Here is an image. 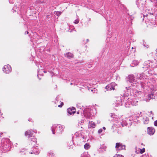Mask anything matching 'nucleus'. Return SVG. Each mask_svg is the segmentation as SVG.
Wrapping results in <instances>:
<instances>
[{
	"label": "nucleus",
	"instance_id": "f257e3e1",
	"mask_svg": "<svg viewBox=\"0 0 157 157\" xmlns=\"http://www.w3.org/2000/svg\"><path fill=\"white\" fill-rule=\"evenodd\" d=\"M11 143L7 138H3L1 142V151L5 152L10 150Z\"/></svg>",
	"mask_w": 157,
	"mask_h": 157
},
{
	"label": "nucleus",
	"instance_id": "f03ea898",
	"mask_svg": "<svg viewBox=\"0 0 157 157\" xmlns=\"http://www.w3.org/2000/svg\"><path fill=\"white\" fill-rule=\"evenodd\" d=\"M52 133H60L63 130L64 127L61 125H54L51 128Z\"/></svg>",
	"mask_w": 157,
	"mask_h": 157
},
{
	"label": "nucleus",
	"instance_id": "7ed1b4c3",
	"mask_svg": "<svg viewBox=\"0 0 157 157\" xmlns=\"http://www.w3.org/2000/svg\"><path fill=\"white\" fill-rule=\"evenodd\" d=\"M83 114L85 117L88 118H92L94 116V114L91 113V110L89 109H85L83 111Z\"/></svg>",
	"mask_w": 157,
	"mask_h": 157
},
{
	"label": "nucleus",
	"instance_id": "20e7f679",
	"mask_svg": "<svg viewBox=\"0 0 157 157\" xmlns=\"http://www.w3.org/2000/svg\"><path fill=\"white\" fill-rule=\"evenodd\" d=\"M124 99V101H127L125 103V106L126 107H130L132 106L131 99L128 98L127 97L123 96V99Z\"/></svg>",
	"mask_w": 157,
	"mask_h": 157
},
{
	"label": "nucleus",
	"instance_id": "39448f33",
	"mask_svg": "<svg viewBox=\"0 0 157 157\" xmlns=\"http://www.w3.org/2000/svg\"><path fill=\"white\" fill-rule=\"evenodd\" d=\"M123 97H122V98L120 97H117L116 98V102L115 103V104H113L114 106L122 105L123 102H124V100L123 99Z\"/></svg>",
	"mask_w": 157,
	"mask_h": 157
},
{
	"label": "nucleus",
	"instance_id": "423d86ee",
	"mask_svg": "<svg viewBox=\"0 0 157 157\" xmlns=\"http://www.w3.org/2000/svg\"><path fill=\"white\" fill-rule=\"evenodd\" d=\"M3 71L6 73H9L11 71L12 69L10 66L8 65H5L2 68Z\"/></svg>",
	"mask_w": 157,
	"mask_h": 157
},
{
	"label": "nucleus",
	"instance_id": "0eeeda50",
	"mask_svg": "<svg viewBox=\"0 0 157 157\" xmlns=\"http://www.w3.org/2000/svg\"><path fill=\"white\" fill-rule=\"evenodd\" d=\"M125 145H123L120 143H116L115 147L117 150H125Z\"/></svg>",
	"mask_w": 157,
	"mask_h": 157
},
{
	"label": "nucleus",
	"instance_id": "6e6552de",
	"mask_svg": "<svg viewBox=\"0 0 157 157\" xmlns=\"http://www.w3.org/2000/svg\"><path fill=\"white\" fill-rule=\"evenodd\" d=\"M33 132L36 133L37 131L36 130L33 131L32 130H30L29 131H27L25 132V136H28L29 137H32Z\"/></svg>",
	"mask_w": 157,
	"mask_h": 157
},
{
	"label": "nucleus",
	"instance_id": "1a4fd4ad",
	"mask_svg": "<svg viewBox=\"0 0 157 157\" xmlns=\"http://www.w3.org/2000/svg\"><path fill=\"white\" fill-rule=\"evenodd\" d=\"M114 84V83H113L108 84L105 87V89H106L107 91L111 90H114L115 89Z\"/></svg>",
	"mask_w": 157,
	"mask_h": 157
},
{
	"label": "nucleus",
	"instance_id": "9d476101",
	"mask_svg": "<svg viewBox=\"0 0 157 157\" xmlns=\"http://www.w3.org/2000/svg\"><path fill=\"white\" fill-rule=\"evenodd\" d=\"M67 112L69 115H71L75 112V109L74 107H72L71 108H69L67 109Z\"/></svg>",
	"mask_w": 157,
	"mask_h": 157
},
{
	"label": "nucleus",
	"instance_id": "9b49d317",
	"mask_svg": "<svg viewBox=\"0 0 157 157\" xmlns=\"http://www.w3.org/2000/svg\"><path fill=\"white\" fill-rule=\"evenodd\" d=\"M155 132V129L152 127H148L147 128V133L151 135H153Z\"/></svg>",
	"mask_w": 157,
	"mask_h": 157
},
{
	"label": "nucleus",
	"instance_id": "f8f14e48",
	"mask_svg": "<svg viewBox=\"0 0 157 157\" xmlns=\"http://www.w3.org/2000/svg\"><path fill=\"white\" fill-rule=\"evenodd\" d=\"M146 77V76L143 73H138L137 75V78L139 79H144Z\"/></svg>",
	"mask_w": 157,
	"mask_h": 157
},
{
	"label": "nucleus",
	"instance_id": "ddd939ff",
	"mask_svg": "<svg viewBox=\"0 0 157 157\" xmlns=\"http://www.w3.org/2000/svg\"><path fill=\"white\" fill-rule=\"evenodd\" d=\"M128 79L129 82H132L135 80L134 75H129L128 77Z\"/></svg>",
	"mask_w": 157,
	"mask_h": 157
},
{
	"label": "nucleus",
	"instance_id": "4468645a",
	"mask_svg": "<svg viewBox=\"0 0 157 157\" xmlns=\"http://www.w3.org/2000/svg\"><path fill=\"white\" fill-rule=\"evenodd\" d=\"M40 150L37 147H35L33 148V152H30L31 154H35L36 155L38 154L40 152Z\"/></svg>",
	"mask_w": 157,
	"mask_h": 157
},
{
	"label": "nucleus",
	"instance_id": "2eb2a0df",
	"mask_svg": "<svg viewBox=\"0 0 157 157\" xmlns=\"http://www.w3.org/2000/svg\"><path fill=\"white\" fill-rule=\"evenodd\" d=\"M96 126V125L95 123L93 121H89V124H88V127L89 128H94Z\"/></svg>",
	"mask_w": 157,
	"mask_h": 157
},
{
	"label": "nucleus",
	"instance_id": "dca6fc26",
	"mask_svg": "<svg viewBox=\"0 0 157 157\" xmlns=\"http://www.w3.org/2000/svg\"><path fill=\"white\" fill-rule=\"evenodd\" d=\"M132 105H137L138 101L136 99L134 98L132 99H131Z\"/></svg>",
	"mask_w": 157,
	"mask_h": 157
},
{
	"label": "nucleus",
	"instance_id": "f3484780",
	"mask_svg": "<svg viewBox=\"0 0 157 157\" xmlns=\"http://www.w3.org/2000/svg\"><path fill=\"white\" fill-rule=\"evenodd\" d=\"M65 56L69 59H70L73 57V54L71 52L66 53L64 54Z\"/></svg>",
	"mask_w": 157,
	"mask_h": 157
},
{
	"label": "nucleus",
	"instance_id": "a211bd4d",
	"mask_svg": "<svg viewBox=\"0 0 157 157\" xmlns=\"http://www.w3.org/2000/svg\"><path fill=\"white\" fill-rule=\"evenodd\" d=\"M139 63V61L136 60H134L132 62V63L131 65V66L132 67H134L138 65Z\"/></svg>",
	"mask_w": 157,
	"mask_h": 157
},
{
	"label": "nucleus",
	"instance_id": "6ab92c4d",
	"mask_svg": "<svg viewBox=\"0 0 157 157\" xmlns=\"http://www.w3.org/2000/svg\"><path fill=\"white\" fill-rule=\"evenodd\" d=\"M144 123L145 124H147L149 122V119L147 117H144L143 118Z\"/></svg>",
	"mask_w": 157,
	"mask_h": 157
},
{
	"label": "nucleus",
	"instance_id": "aec40b11",
	"mask_svg": "<svg viewBox=\"0 0 157 157\" xmlns=\"http://www.w3.org/2000/svg\"><path fill=\"white\" fill-rule=\"evenodd\" d=\"M49 156L50 157H55V154L52 151H50L48 153Z\"/></svg>",
	"mask_w": 157,
	"mask_h": 157
},
{
	"label": "nucleus",
	"instance_id": "412c9836",
	"mask_svg": "<svg viewBox=\"0 0 157 157\" xmlns=\"http://www.w3.org/2000/svg\"><path fill=\"white\" fill-rule=\"evenodd\" d=\"M144 67L146 68H148L150 67V63L148 62H146L144 64Z\"/></svg>",
	"mask_w": 157,
	"mask_h": 157
},
{
	"label": "nucleus",
	"instance_id": "4be33fe9",
	"mask_svg": "<svg viewBox=\"0 0 157 157\" xmlns=\"http://www.w3.org/2000/svg\"><path fill=\"white\" fill-rule=\"evenodd\" d=\"M90 146L89 144L88 143L85 144L84 145V147L86 149H88L90 148Z\"/></svg>",
	"mask_w": 157,
	"mask_h": 157
},
{
	"label": "nucleus",
	"instance_id": "5701e85b",
	"mask_svg": "<svg viewBox=\"0 0 157 157\" xmlns=\"http://www.w3.org/2000/svg\"><path fill=\"white\" fill-rule=\"evenodd\" d=\"M62 13L61 12L59 11H55L54 12V14L57 16H59Z\"/></svg>",
	"mask_w": 157,
	"mask_h": 157
},
{
	"label": "nucleus",
	"instance_id": "b1692460",
	"mask_svg": "<svg viewBox=\"0 0 157 157\" xmlns=\"http://www.w3.org/2000/svg\"><path fill=\"white\" fill-rule=\"evenodd\" d=\"M139 150L140 151V152L141 154L143 153L145 151V149L144 148H143L142 149L138 148Z\"/></svg>",
	"mask_w": 157,
	"mask_h": 157
},
{
	"label": "nucleus",
	"instance_id": "393cba45",
	"mask_svg": "<svg viewBox=\"0 0 157 157\" xmlns=\"http://www.w3.org/2000/svg\"><path fill=\"white\" fill-rule=\"evenodd\" d=\"M32 137L31 139V140L32 141H33V142L36 143V138L34 136Z\"/></svg>",
	"mask_w": 157,
	"mask_h": 157
},
{
	"label": "nucleus",
	"instance_id": "a878e982",
	"mask_svg": "<svg viewBox=\"0 0 157 157\" xmlns=\"http://www.w3.org/2000/svg\"><path fill=\"white\" fill-rule=\"evenodd\" d=\"M154 94H149V95H148V97L150 99L154 98Z\"/></svg>",
	"mask_w": 157,
	"mask_h": 157
},
{
	"label": "nucleus",
	"instance_id": "bb28decb",
	"mask_svg": "<svg viewBox=\"0 0 157 157\" xmlns=\"http://www.w3.org/2000/svg\"><path fill=\"white\" fill-rule=\"evenodd\" d=\"M140 85L142 88H144L145 85V84L143 82H141Z\"/></svg>",
	"mask_w": 157,
	"mask_h": 157
},
{
	"label": "nucleus",
	"instance_id": "cd10ccee",
	"mask_svg": "<svg viewBox=\"0 0 157 157\" xmlns=\"http://www.w3.org/2000/svg\"><path fill=\"white\" fill-rule=\"evenodd\" d=\"M81 157H90V155H82Z\"/></svg>",
	"mask_w": 157,
	"mask_h": 157
},
{
	"label": "nucleus",
	"instance_id": "c85d7f7f",
	"mask_svg": "<svg viewBox=\"0 0 157 157\" xmlns=\"http://www.w3.org/2000/svg\"><path fill=\"white\" fill-rule=\"evenodd\" d=\"M114 157H124V156L121 155H116L114 156Z\"/></svg>",
	"mask_w": 157,
	"mask_h": 157
},
{
	"label": "nucleus",
	"instance_id": "c756f323",
	"mask_svg": "<svg viewBox=\"0 0 157 157\" xmlns=\"http://www.w3.org/2000/svg\"><path fill=\"white\" fill-rule=\"evenodd\" d=\"M79 21V20L76 19L74 23L75 24H77L78 23Z\"/></svg>",
	"mask_w": 157,
	"mask_h": 157
},
{
	"label": "nucleus",
	"instance_id": "7c9ffc66",
	"mask_svg": "<svg viewBox=\"0 0 157 157\" xmlns=\"http://www.w3.org/2000/svg\"><path fill=\"white\" fill-rule=\"evenodd\" d=\"M106 147L105 146V145H103L102 146H101L100 147V148L101 149H104Z\"/></svg>",
	"mask_w": 157,
	"mask_h": 157
},
{
	"label": "nucleus",
	"instance_id": "2f4dec72",
	"mask_svg": "<svg viewBox=\"0 0 157 157\" xmlns=\"http://www.w3.org/2000/svg\"><path fill=\"white\" fill-rule=\"evenodd\" d=\"M63 102H61V105H58V106L59 107H62V106L63 105Z\"/></svg>",
	"mask_w": 157,
	"mask_h": 157
},
{
	"label": "nucleus",
	"instance_id": "473e14b6",
	"mask_svg": "<svg viewBox=\"0 0 157 157\" xmlns=\"http://www.w3.org/2000/svg\"><path fill=\"white\" fill-rule=\"evenodd\" d=\"M154 124L155 126H157V120L154 122Z\"/></svg>",
	"mask_w": 157,
	"mask_h": 157
},
{
	"label": "nucleus",
	"instance_id": "72a5a7b5",
	"mask_svg": "<svg viewBox=\"0 0 157 157\" xmlns=\"http://www.w3.org/2000/svg\"><path fill=\"white\" fill-rule=\"evenodd\" d=\"M102 131V130L101 129H100L98 130V133H101Z\"/></svg>",
	"mask_w": 157,
	"mask_h": 157
},
{
	"label": "nucleus",
	"instance_id": "f704fd0d",
	"mask_svg": "<svg viewBox=\"0 0 157 157\" xmlns=\"http://www.w3.org/2000/svg\"><path fill=\"white\" fill-rule=\"evenodd\" d=\"M51 15L50 14H48L46 16L47 18H48L49 17H50L51 16H50Z\"/></svg>",
	"mask_w": 157,
	"mask_h": 157
},
{
	"label": "nucleus",
	"instance_id": "c9c22d12",
	"mask_svg": "<svg viewBox=\"0 0 157 157\" xmlns=\"http://www.w3.org/2000/svg\"><path fill=\"white\" fill-rule=\"evenodd\" d=\"M126 89H127V90H129L130 89H131L130 87H126Z\"/></svg>",
	"mask_w": 157,
	"mask_h": 157
},
{
	"label": "nucleus",
	"instance_id": "e433bc0d",
	"mask_svg": "<svg viewBox=\"0 0 157 157\" xmlns=\"http://www.w3.org/2000/svg\"><path fill=\"white\" fill-rule=\"evenodd\" d=\"M137 148L136 147L135 148V150H136V152L138 153V152L137 151Z\"/></svg>",
	"mask_w": 157,
	"mask_h": 157
},
{
	"label": "nucleus",
	"instance_id": "4c0bfd02",
	"mask_svg": "<svg viewBox=\"0 0 157 157\" xmlns=\"http://www.w3.org/2000/svg\"><path fill=\"white\" fill-rule=\"evenodd\" d=\"M9 2L10 3L12 4L13 3V2L12 1V0H9Z\"/></svg>",
	"mask_w": 157,
	"mask_h": 157
},
{
	"label": "nucleus",
	"instance_id": "58836bf2",
	"mask_svg": "<svg viewBox=\"0 0 157 157\" xmlns=\"http://www.w3.org/2000/svg\"><path fill=\"white\" fill-rule=\"evenodd\" d=\"M88 67H89V68H90V67H91V65H90V64H89L88 65Z\"/></svg>",
	"mask_w": 157,
	"mask_h": 157
},
{
	"label": "nucleus",
	"instance_id": "ea45409f",
	"mask_svg": "<svg viewBox=\"0 0 157 157\" xmlns=\"http://www.w3.org/2000/svg\"><path fill=\"white\" fill-rule=\"evenodd\" d=\"M100 121H97V123L98 124H99L100 123Z\"/></svg>",
	"mask_w": 157,
	"mask_h": 157
},
{
	"label": "nucleus",
	"instance_id": "a19ab883",
	"mask_svg": "<svg viewBox=\"0 0 157 157\" xmlns=\"http://www.w3.org/2000/svg\"><path fill=\"white\" fill-rule=\"evenodd\" d=\"M103 128L104 129V130H105V128L104 127H103Z\"/></svg>",
	"mask_w": 157,
	"mask_h": 157
},
{
	"label": "nucleus",
	"instance_id": "79ce46f5",
	"mask_svg": "<svg viewBox=\"0 0 157 157\" xmlns=\"http://www.w3.org/2000/svg\"><path fill=\"white\" fill-rule=\"evenodd\" d=\"M25 33H26L27 34H28L29 33V32L28 31H26L25 32Z\"/></svg>",
	"mask_w": 157,
	"mask_h": 157
},
{
	"label": "nucleus",
	"instance_id": "37998d69",
	"mask_svg": "<svg viewBox=\"0 0 157 157\" xmlns=\"http://www.w3.org/2000/svg\"><path fill=\"white\" fill-rule=\"evenodd\" d=\"M77 114H79V112H78V111H77Z\"/></svg>",
	"mask_w": 157,
	"mask_h": 157
},
{
	"label": "nucleus",
	"instance_id": "c03bdc74",
	"mask_svg": "<svg viewBox=\"0 0 157 157\" xmlns=\"http://www.w3.org/2000/svg\"><path fill=\"white\" fill-rule=\"evenodd\" d=\"M86 41H87V42H88L89 41V40L88 39H87L86 40Z\"/></svg>",
	"mask_w": 157,
	"mask_h": 157
},
{
	"label": "nucleus",
	"instance_id": "a18cd8bd",
	"mask_svg": "<svg viewBox=\"0 0 157 157\" xmlns=\"http://www.w3.org/2000/svg\"><path fill=\"white\" fill-rule=\"evenodd\" d=\"M155 55H156V56H157V52L155 53Z\"/></svg>",
	"mask_w": 157,
	"mask_h": 157
},
{
	"label": "nucleus",
	"instance_id": "49530a36",
	"mask_svg": "<svg viewBox=\"0 0 157 157\" xmlns=\"http://www.w3.org/2000/svg\"><path fill=\"white\" fill-rule=\"evenodd\" d=\"M39 74L38 73V75H37V76H38V77H39Z\"/></svg>",
	"mask_w": 157,
	"mask_h": 157
},
{
	"label": "nucleus",
	"instance_id": "de8ad7c7",
	"mask_svg": "<svg viewBox=\"0 0 157 157\" xmlns=\"http://www.w3.org/2000/svg\"><path fill=\"white\" fill-rule=\"evenodd\" d=\"M43 72H44V73H46V72L45 71H43Z\"/></svg>",
	"mask_w": 157,
	"mask_h": 157
},
{
	"label": "nucleus",
	"instance_id": "09e8293b",
	"mask_svg": "<svg viewBox=\"0 0 157 157\" xmlns=\"http://www.w3.org/2000/svg\"><path fill=\"white\" fill-rule=\"evenodd\" d=\"M70 84H71V85H72V83H71Z\"/></svg>",
	"mask_w": 157,
	"mask_h": 157
},
{
	"label": "nucleus",
	"instance_id": "8fccbe9b",
	"mask_svg": "<svg viewBox=\"0 0 157 157\" xmlns=\"http://www.w3.org/2000/svg\"><path fill=\"white\" fill-rule=\"evenodd\" d=\"M152 111H151V113H152Z\"/></svg>",
	"mask_w": 157,
	"mask_h": 157
},
{
	"label": "nucleus",
	"instance_id": "3c124183",
	"mask_svg": "<svg viewBox=\"0 0 157 157\" xmlns=\"http://www.w3.org/2000/svg\"><path fill=\"white\" fill-rule=\"evenodd\" d=\"M28 121H30V120H29V119H28Z\"/></svg>",
	"mask_w": 157,
	"mask_h": 157
}]
</instances>
